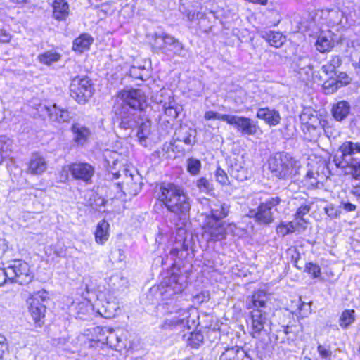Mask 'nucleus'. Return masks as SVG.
I'll use <instances>...</instances> for the list:
<instances>
[{"instance_id":"obj_1","label":"nucleus","mask_w":360,"mask_h":360,"mask_svg":"<svg viewBox=\"0 0 360 360\" xmlns=\"http://www.w3.org/2000/svg\"><path fill=\"white\" fill-rule=\"evenodd\" d=\"M146 101V97L141 89H131L118 93L113 110L120 120L121 129H134L139 125Z\"/></svg>"},{"instance_id":"obj_2","label":"nucleus","mask_w":360,"mask_h":360,"mask_svg":"<svg viewBox=\"0 0 360 360\" xmlns=\"http://www.w3.org/2000/svg\"><path fill=\"white\" fill-rule=\"evenodd\" d=\"M158 199L176 217L175 226L179 231H184L182 227L189 217L191 207V200L184 189L174 183L163 182L160 186Z\"/></svg>"},{"instance_id":"obj_3","label":"nucleus","mask_w":360,"mask_h":360,"mask_svg":"<svg viewBox=\"0 0 360 360\" xmlns=\"http://www.w3.org/2000/svg\"><path fill=\"white\" fill-rule=\"evenodd\" d=\"M187 285L186 276L183 274L173 273L166 277L160 283L161 294L166 301L162 304V309L166 314L180 315L183 311H188L183 307L179 295Z\"/></svg>"},{"instance_id":"obj_4","label":"nucleus","mask_w":360,"mask_h":360,"mask_svg":"<svg viewBox=\"0 0 360 360\" xmlns=\"http://www.w3.org/2000/svg\"><path fill=\"white\" fill-rule=\"evenodd\" d=\"M360 154V143L347 141L342 143L333 155V162L335 165L346 172L355 180H360V158L355 156Z\"/></svg>"},{"instance_id":"obj_5","label":"nucleus","mask_w":360,"mask_h":360,"mask_svg":"<svg viewBox=\"0 0 360 360\" xmlns=\"http://www.w3.org/2000/svg\"><path fill=\"white\" fill-rule=\"evenodd\" d=\"M268 166L272 175L282 180L295 179L301 167L299 160L284 151L272 154L268 160Z\"/></svg>"},{"instance_id":"obj_6","label":"nucleus","mask_w":360,"mask_h":360,"mask_svg":"<svg viewBox=\"0 0 360 360\" xmlns=\"http://www.w3.org/2000/svg\"><path fill=\"white\" fill-rule=\"evenodd\" d=\"M153 51L168 57H185L187 50L180 40L167 32H155L153 36Z\"/></svg>"},{"instance_id":"obj_7","label":"nucleus","mask_w":360,"mask_h":360,"mask_svg":"<svg viewBox=\"0 0 360 360\" xmlns=\"http://www.w3.org/2000/svg\"><path fill=\"white\" fill-rule=\"evenodd\" d=\"M281 199L278 196L271 197L259 204L257 209L250 210L248 216L253 218L260 225H269L274 221L273 210L280 204Z\"/></svg>"},{"instance_id":"obj_8","label":"nucleus","mask_w":360,"mask_h":360,"mask_svg":"<svg viewBox=\"0 0 360 360\" xmlns=\"http://www.w3.org/2000/svg\"><path fill=\"white\" fill-rule=\"evenodd\" d=\"M91 80L88 77H74L70 85V96L80 105H84L94 94Z\"/></svg>"},{"instance_id":"obj_9","label":"nucleus","mask_w":360,"mask_h":360,"mask_svg":"<svg viewBox=\"0 0 360 360\" xmlns=\"http://www.w3.org/2000/svg\"><path fill=\"white\" fill-rule=\"evenodd\" d=\"M10 283L25 285L30 283L34 277L29 264L21 259L11 262L6 266Z\"/></svg>"},{"instance_id":"obj_10","label":"nucleus","mask_w":360,"mask_h":360,"mask_svg":"<svg viewBox=\"0 0 360 360\" xmlns=\"http://www.w3.org/2000/svg\"><path fill=\"white\" fill-rule=\"evenodd\" d=\"M48 299V292L44 290L34 292L30 297V312L37 326H41L44 323L46 311L44 302Z\"/></svg>"},{"instance_id":"obj_11","label":"nucleus","mask_w":360,"mask_h":360,"mask_svg":"<svg viewBox=\"0 0 360 360\" xmlns=\"http://www.w3.org/2000/svg\"><path fill=\"white\" fill-rule=\"evenodd\" d=\"M229 124L233 126L238 132L245 136H255L262 132L257 121L245 116L231 115Z\"/></svg>"},{"instance_id":"obj_12","label":"nucleus","mask_w":360,"mask_h":360,"mask_svg":"<svg viewBox=\"0 0 360 360\" xmlns=\"http://www.w3.org/2000/svg\"><path fill=\"white\" fill-rule=\"evenodd\" d=\"M251 335L258 338L262 331L267 332L269 328L271 320L267 312L260 309H255L251 311Z\"/></svg>"},{"instance_id":"obj_13","label":"nucleus","mask_w":360,"mask_h":360,"mask_svg":"<svg viewBox=\"0 0 360 360\" xmlns=\"http://www.w3.org/2000/svg\"><path fill=\"white\" fill-rule=\"evenodd\" d=\"M68 170L74 179L82 181L86 184L92 183L94 175V167L86 162L72 163L68 166Z\"/></svg>"},{"instance_id":"obj_14","label":"nucleus","mask_w":360,"mask_h":360,"mask_svg":"<svg viewBox=\"0 0 360 360\" xmlns=\"http://www.w3.org/2000/svg\"><path fill=\"white\" fill-rule=\"evenodd\" d=\"M190 313L189 311H183V314L174 315L171 317L166 318L161 325V328L164 330H183L187 328L188 330L191 328L190 325Z\"/></svg>"},{"instance_id":"obj_15","label":"nucleus","mask_w":360,"mask_h":360,"mask_svg":"<svg viewBox=\"0 0 360 360\" xmlns=\"http://www.w3.org/2000/svg\"><path fill=\"white\" fill-rule=\"evenodd\" d=\"M326 11L328 12V18L330 22L333 25H340L342 27H345L346 25L351 26L359 23L358 18H354L355 13L353 15L352 12L346 15L345 12L338 8L326 9Z\"/></svg>"},{"instance_id":"obj_16","label":"nucleus","mask_w":360,"mask_h":360,"mask_svg":"<svg viewBox=\"0 0 360 360\" xmlns=\"http://www.w3.org/2000/svg\"><path fill=\"white\" fill-rule=\"evenodd\" d=\"M268 300L267 293L263 290H258L255 291L251 296L247 297L246 308L252 310L255 309H263L266 307Z\"/></svg>"},{"instance_id":"obj_17","label":"nucleus","mask_w":360,"mask_h":360,"mask_svg":"<svg viewBox=\"0 0 360 360\" xmlns=\"http://www.w3.org/2000/svg\"><path fill=\"white\" fill-rule=\"evenodd\" d=\"M256 117L258 119L264 120V122L270 127L278 125L281 120L279 112L269 108H259Z\"/></svg>"},{"instance_id":"obj_18","label":"nucleus","mask_w":360,"mask_h":360,"mask_svg":"<svg viewBox=\"0 0 360 360\" xmlns=\"http://www.w3.org/2000/svg\"><path fill=\"white\" fill-rule=\"evenodd\" d=\"M207 232L210 236L209 240L220 241L226 238V231L224 222L207 221Z\"/></svg>"},{"instance_id":"obj_19","label":"nucleus","mask_w":360,"mask_h":360,"mask_svg":"<svg viewBox=\"0 0 360 360\" xmlns=\"http://www.w3.org/2000/svg\"><path fill=\"white\" fill-rule=\"evenodd\" d=\"M195 130L187 125H181L176 129L174 134L176 141L183 142L190 146L195 143Z\"/></svg>"},{"instance_id":"obj_20","label":"nucleus","mask_w":360,"mask_h":360,"mask_svg":"<svg viewBox=\"0 0 360 360\" xmlns=\"http://www.w3.org/2000/svg\"><path fill=\"white\" fill-rule=\"evenodd\" d=\"M300 120L302 124L307 126L319 127L323 129L326 121L321 119L316 112L311 110L310 108L304 109L300 115Z\"/></svg>"},{"instance_id":"obj_21","label":"nucleus","mask_w":360,"mask_h":360,"mask_svg":"<svg viewBox=\"0 0 360 360\" xmlns=\"http://www.w3.org/2000/svg\"><path fill=\"white\" fill-rule=\"evenodd\" d=\"M71 131L73 134V141L78 146H84L91 135L90 129L79 122L72 125Z\"/></svg>"},{"instance_id":"obj_22","label":"nucleus","mask_w":360,"mask_h":360,"mask_svg":"<svg viewBox=\"0 0 360 360\" xmlns=\"http://www.w3.org/2000/svg\"><path fill=\"white\" fill-rule=\"evenodd\" d=\"M243 162L236 159L230 160L229 173L230 176L238 181H244L248 179L249 172L243 165Z\"/></svg>"},{"instance_id":"obj_23","label":"nucleus","mask_w":360,"mask_h":360,"mask_svg":"<svg viewBox=\"0 0 360 360\" xmlns=\"http://www.w3.org/2000/svg\"><path fill=\"white\" fill-rule=\"evenodd\" d=\"M46 111L50 120L59 123L69 122L72 118V113L66 109L60 108L56 104L52 107H47Z\"/></svg>"},{"instance_id":"obj_24","label":"nucleus","mask_w":360,"mask_h":360,"mask_svg":"<svg viewBox=\"0 0 360 360\" xmlns=\"http://www.w3.org/2000/svg\"><path fill=\"white\" fill-rule=\"evenodd\" d=\"M219 360H252L248 354L238 346L227 348L221 354Z\"/></svg>"},{"instance_id":"obj_25","label":"nucleus","mask_w":360,"mask_h":360,"mask_svg":"<svg viewBox=\"0 0 360 360\" xmlns=\"http://www.w3.org/2000/svg\"><path fill=\"white\" fill-rule=\"evenodd\" d=\"M53 16L58 20H65L69 15V4L65 0H54L52 4Z\"/></svg>"},{"instance_id":"obj_26","label":"nucleus","mask_w":360,"mask_h":360,"mask_svg":"<svg viewBox=\"0 0 360 360\" xmlns=\"http://www.w3.org/2000/svg\"><path fill=\"white\" fill-rule=\"evenodd\" d=\"M350 104L346 101H340L333 105L332 115L336 121L344 120L350 113Z\"/></svg>"},{"instance_id":"obj_27","label":"nucleus","mask_w":360,"mask_h":360,"mask_svg":"<svg viewBox=\"0 0 360 360\" xmlns=\"http://www.w3.org/2000/svg\"><path fill=\"white\" fill-rule=\"evenodd\" d=\"M259 35L271 46L276 48L281 46L285 41V37L278 32L262 30L259 32Z\"/></svg>"},{"instance_id":"obj_28","label":"nucleus","mask_w":360,"mask_h":360,"mask_svg":"<svg viewBox=\"0 0 360 360\" xmlns=\"http://www.w3.org/2000/svg\"><path fill=\"white\" fill-rule=\"evenodd\" d=\"M46 169V163L43 157L34 154L29 162L28 170L32 174H41Z\"/></svg>"},{"instance_id":"obj_29","label":"nucleus","mask_w":360,"mask_h":360,"mask_svg":"<svg viewBox=\"0 0 360 360\" xmlns=\"http://www.w3.org/2000/svg\"><path fill=\"white\" fill-rule=\"evenodd\" d=\"M94 39L89 34L84 33L73 41L72 49L79 53H83L89 49Z\"/></svg>"},{"instance_id":"obj_30","label":"nucleus","mask_w":360,"mask_h":360,"mask_svg":"<svg viewBox=\"0 0 360 360\" xmlns=\"http://www.w3.org/2000/svg\"><path fill=\"white\" fill-rule=\"evenodd\" d=\"M109 290L114 291L122 290L127 287L128 281L121 274H115L107 280Z\"/></svg>"},{"instance_id":"obj_31","label":"nucleus","mask_w":360,"mask_h":360,"mask_svg":"<svg viewBox=\"0 0 360 360\" xmlns=\"http://www.w3.org/2000/svg\"><path fill=\"white\" fill-rule=\"evenodd\" d=\"M328 79H322L321 76L319 73L314 72L313 77L314 79H318L319 81H323V89L326 94H331L337 91L340 86L337 80L333 75H326Z\"/></svg>"},{"instance_id":"obj_32","label":"nucleus","mask_w":360,"mask_h":360,"mask_svg":"<svg viewBox=\"0 0 360 360\" xmlns=\"http://www.w3.org/2000/svg\"><path fill=\"white\" fill-rule=\"evenodd\" d=\"M138 127L136 136L138 138L139 142L143 146H147L148 144V139L150 134V128H151V122L149 120L139 121Z\"/></svg>"},{"instance_id":"obj_33","label":"nucleus","mask_w":360,"mask_h":360,"mask_svg":"<svg viewBox=\"0 0 360 360\" xmlns=\"http://www.w3.org/2000/svg\"><path fill=\"white\" fill-rule=\"evenodd\" d=\"M229 213V207L225 203L214 204L211 207V217L208 221H221Z\"/></svg>"},{"instance_id":"obj_34","label":"nucleus","mask_w":360,"mask_h":360,"mask_svg":"<svg viewBox=\"0 0 360 360\" xmlns=\"http://www.w3.org/2000/svg\"><path fill=\"white\" fill-rule=\"evenodd\" d=\"M342 59L338 56H332L330 60L321 67L322 72L326 75H334L337 74V68L342 65Z\"/></svg>"},{"instance_id":"obj_35","label":"nucleus","mask_w":360,"mask_h":360,"mask_svg":"<svg viewBox=\"0 0 360 360\" xmlns=\"http://www.w3.org/2000/svg\"><path fill=\"white\" fill-rule=\"evenodd\" d=\"M109 226V224L105 220H102L98 224L95 231V239L98 243L103 245L108 240Z\"/></svg>"},{"instance_id":"obj_36","label":"nucleus","mask_w":360,"mask_h":360,"mask_svg":"<svg viewBox=\"0 0 360 360\" xmlns=\"http://www.w3.org/2000/svg\"><path fill=\"white\" fill-rule=\"evenodd\" d=\"M163 108L165 109V114L172 120L176 119L183 110L182 106L178 104L174 99H169L168 102L164 104Z\"/></svg>"},{"instance_id":"obj_37","label":"nucleus","mask_w":360,"mask_h":360,"mask_svg":"<svg viewBox=\"0 0 360 360\" xmlns=\"http://www.w3.org/2000/svg\"><path fill=\"white\" fill-rule=\"evenodd\" d=\"M188 245L185 243V240L182 243H176L169 251V256L174 262H176V259H181L187 255Z\"/></svg>"},{"instance_id":"obj_38","label":"nucleus","mask_w":360,"mask_h":360,"mask_svg":"<svg viewBox=\"0 0 360 360\" xmlns=\"http://www.w3.org/2000/svg\"><path fill=\"white\" fill-rule=\"evenodd\" d=\"M61 57L62 56L60 53L53 50L45 51L38 56L39 62L46 65H51L52 64L59 61L61 59Z\"/></svg>"},{"instance_id":"obj_39","label":"nucleus","mask_w":360,"mask_h":360,"mask_svg":"<svg viewBox=\"0 0 360 360\" xmlns=\"http://www.w3.org/2000/svg\"><path fill=\"white\" fill-rule=\"evenodd\" d=\"M316 49L321 53L330 51L333 47V42L329 38L324 35H319L315 44Z\"/></svg>"},{"instance_id":"obj_40","label":"nucleus","mask_w":360,"mask_h":360,"mask_svg":"<svg viewBox=\"0 0 360 360\" xmlns=\"http://www.w3.org/2000/svg\"><path fill=\"white\" fill-rule=\"evenodd\" d=\"M355 321V311L353 309H346L342 311L339 323L342 328H347Z\"/></svg>"},{"instance_id":"obj_41","label":"nucleus","mask_w":360,"mask_h":360,"mask_svg":"<svg viewBox=\"0 0 360 360\" xmlns=\"http://www.w3.org/2000/svg\"><path fill=\"white\" fill-rule=\"evenodd\" d=\"M109 330L110 334L105 338L107 344L112 347H115V349H121L124 346V343L123 342L122 338L115 333L112 329Z\"/></svg>"},{"instance_id":"obj_42","label":"nucleus","mask_w":360,"mask_h":360,"mask_svg":"<svg viewBox=\"0 0 360 360\" xmlns=\"http://www.w3.org/2000/svg\"><path fill=\"white\" fill-rule=\"evenodd\" d=\"M117 306L115 303L106 302L98 309V314L105 319H110L115 315Z\"/></svg>"},{"instance_id":"obj_43","label":"nucleus","mask_w":360,"mask_h":360,"mask_svg":"<svg viewBox=\"0 0 360 360\" xmlns=\"http://www.w3.org/2000/svg\"><path fill=\"white\" fill-rule=\"evenodd\" d=\"M186 162L187 171L193 176L198 174L202 167L201 162L195 158H189Z\"/></svg>"},{"instance_id":"obj_44","label":"nucleus","mask_w":360,"mask_h":360,"mask_svg":"<svg viewBox=\"0 0 360 360\" xmlns=\"http://www.w3.org/2000/svg\"><path fill=\"white\" fill-rule=\"evenodd\" d=\"M203 340L204 336L202 333L200 331H197L191 332L187 340L190 346L197 348L203 342Z\"/></svg>"},{"instance_id":"obj_45","label":"nucleus","mask_w":360,"mask_h":360,"mask_svg":"<svg viewBox=\"0 0 360 360\" xmlns=\"http://www.w3.org/2000/svg\"><path fill=\"white\" fill-rule=\"evenodd\" d=\"M196 186L200 192L209 193L214 190L213 184L205 177H201L196 181Z\"/></svg>"},{"instance_id":"obj_46","label":"nucleus","mask_w":360,"mask_h":360,"mask_svg":"<svg viewBox=\"0 0 360 360\" xmlns=\"http://www.w3.org/2000/svg\"><path fill=\"white\" fill-rule=\"evenodd\" d=\"M230 116H231V115L221 114L218 112L209 110V111H206L205 112L204 118L206 120H222L224 122H226L227 124H229Z\"/></svg>"},{"instance_id":"obj_47","label":"nucleus","mask_w":360,"mask_h":360,"mask_svg":"<svg viewBox=\"0 0 360 360\" xmlns=\"http://www.w3.org/2000/svg\"><path fill=\"white\" fill-rule=\"evenodd\" d=\"M11 141L6 136H0V163L8 155Z\"/></svg>"},{"instance_id":"obj_48","label":"nucleus","mask_w":360,"mask_h":360,"mask_svg":"<svg viewBox=\"0 0 360 360\" xmlns=\"http://www.w3.org/2000/svg\"><path fill=\"white\" fill-rule=\"evenodd\" d=\"M304 271L311 275L313 278H320L321 275L320 266L313 262L307 263Z\"/></svg>"},{"instance_id":"obj_49","label":"nucleus","mask_w":360,"mask_h":360,"mask_svg":"<svg viewBox=\"0 0 360 360\" xmlns=\"http://www.w3.org/2000/svg\"><path fill=\"white\" fill-rule=\"evenodd\" d=\"M333 76L337 80L340 88L349 84L352 80L351 77L345 72H337V74Z\"/></svg>"},{"instance_id":"obj_50","label":"nucleus","mask_w":360,"mask_h":360,"mask_svg":"<svg viewBox=\"0 0 360 360\" xmlns=\"http://www.w3.org/2000/svg\"><path fill=\"white\" fill-rule=\"evenodd\" d=\"M311 210L309 205H302L297 210L295 213V219L297 221H300L301 223H306L305 219L303 218L304 215L308 214Z\"/></svg>"},{"instance_id":"obj_51","label":"nucleus","mask_w":360,"mask_h":360,"mask_svg":"<svg viewBox=\"0 0 360 360\" xmlns=\"http://www.w3.org/2000/svg\"><path fill=\"white\" fill-rule=\"evenodd\" d=\"M214 175L217 181L220 184L226 185L229 184V177L226 172L220 167L217 168Z\"/></svg>"},{"instance_id":"obj_52","label":"nucleus","mask_w":360,"mask_h":360,"mask_svg":"<svg viewBox=\"0 0 360 360\" xmlns=\"http://www.w3.org/2000/svg\"><path fill=\"white\" fill-rule=\"evenodd\" d=\"M302 125H303V127H302L303 132L304 133L305 135L309 134L311 139L317 138L319 136V134H321V130L322 129L321 128H319V127L315 128V126L311 127V126H307V124H302Z\"/></svg>"},{"instance_id":"obj_53","label":"nucleus","mask_w":360,"mask_h":360,"mask_svg":"<svg viewBox=\"0 0 360 360\" xmlns=\"http://www.w3.org/2000/svg\"><path fill=\"white\" fill-rule=\"evenodd\" d=\"M8 342L6 338L0 334V360H2L6 353H8Z\"/></svg>"},{"instance_id":"obj_54","label":"nucleus","mask_w":360,"mask_h":360,"mask_svg":"<svg viewBox=\"0 0 360 360\" xmlns=\"http://www.w3.org/2000/svg\"><path fill=\"white\" fill-rule=\"evenodd\" d=\"M318 352L322 359L330 360L332 352L329 348L323 345H319L317 347Z\"/></svg>"},{"instance_id":"obj_55","label":"nucleus","mask_w":360,"mask_h":360,"mask_svg":"<svg viewBox=\"0 0 360 360\" xmlns=\"http://www.w3.org/2000/svg\"><path fill=\"white\" fill-rule=\"evenodd\" d=\"M6 283H10V280L6 266L4 268H0V286Z\"/></svg>"},{"instance_id":"obj_56","label":"nucleus","mask_w":360,"mask_h":360,"mask_svg":"<svg viewBox=\"0 0 360 360\" xmlns=\"http://www.w3.org/2000/svg\"><path fill=\"white\" fill-rule=\"evenodd\" d=\"M143 70H144V68H136L135 66H132L131 68L130 69V75H131V76H132L136 79H140L141 80H143V75H141V73H139V71Z\"/></svg>"},{"instance_id":"obj_57","label":"nucleus","mask_w":360,"mask_h":360,"mask_svg":"<svg viewBox=\"0 0 360 360\" xmlns=\"http://www.w3.org/2000/svg\"><path fill=\"white\" fill-rule=\"evenodd\" d=\"M276 232L278 234L281 236H285L286 235L290 233L288 230V228L285 226V223H281L276 228Z\"/></svg>"},{"instance_id":"obj_58","label":"nucleus","mask_w":360,"mask_h":360,"mask_svg":"<svg viewBox=\"0 0 360 360\" xmlns=\"http://www.w3.org/2000/svg\"><path fill=\"white\" fill-rule=\"evenodd\" d=\"M285 226L288 228V230L289 231V232L290 233L295 231V230L297 229V226H302L303 229H305V226H303L302 223H301L300 221H297V222L296 224H295L292 221L285 223Z\"/></svg>"},{"instance_id":"obj_59","label":"nucleus","mask_w":360,"mask_h":360,"mask_svg":"<svg viewBox=\"0 0 360 360\" xmlns=\"http://www.w3.org/2000/svg\"><path fill=\"white\" fill-rule=\"evenodd\" d=\"M8 243L4 238H0V259L4 256L8 250Z\"/></svg>"},{"instance_id":"obj_60","label":"nucleus","mask_w":360,"mask_h":360,"mask_svg":"<svg viewBox=\"0 0 360 360\" xmlns=\"http://www.w3.org/2000/svg\"><path fill=\"white\" fill-rule=\"evenodd\" d=\"M325 211L327 215L330 217H338V210L333 205L325 207Z\"/></svg>"},{"instance_id":"obj_61","label":"nucleus","mask_w":360,"mask_h":360,"mask_svg":"<svg viewBox=\"0 0 360 360\" xmlns=\"http://www.w3.org/2000/svg\"><path fill=\"white\" fill-rule=\"evenodd\" d=\"M341 205L343 209L347 212H352L354 211L356 208V206L350 202H342Z\"/></svg>"},{"instance_id":"obj_62","label":"nucleus","mask_w":360,"mask_h":360,"mask_svg":"<svg viewBox=\"0 0 360 360\" xmlns=\"http://www.w3.org/2000/svg\"><path fill=\"white\" fill-rule=\"evenodd\" d=\"M11 39V36L5 30L0 29V42L6 43Z\"/></svg>"},{"instance_id":"obj_63","label":"nucleus","mask_w":360,"mask_h":360,"mask_svg":"<svg viewBox=\"0 0 360 360\" xmlns=\"http://www.w3.org/2000/svg\"><path fill=\"white\" fill-rule=\"evenodd\" d=\"M314 175H315V174L311 171H309L306 174V179L311 180L310 184L312 186H315L318 184V181H316V179L314 177Z\"/></svg>"},{"instance_id":"obj_64","label":"nucleus","mask_w":360,"mask_h":360,"mask_svg":"<svg viewBox=\"0 0 360 360\" xmlns=\"http://www.w3.org/2000/svg\"><path fill=\"white\" fill-rule=\"evenodd\" d=\"M91 307L86 302H81L78 304L79 312L84 314L88 311V308Z\"/></svg>"}]
</instances>
